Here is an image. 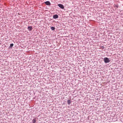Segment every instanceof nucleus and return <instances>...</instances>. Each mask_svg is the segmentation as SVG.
<instances>
[{
    "mask_svg": "<svg viewBox=\"0 0 123 123\" xmlns=\"http://www.w3.org/2000/svg\"><path fill=\"white\" fill-rule=\"evenodd\" d=\"M13 43H11L10 44V47L11 48H12V47L13 46Z\"/></svg>",
    "mask_w": 123,
    "mask_h": 123,
    "instance_id": "obj_10",
    "label": "nucleus"
},
{
    "mask_svg": "<svg viewBox=\"0 0 123 123\" xmlns=\"http://www.w3.org/2000/svg\"><path fill=\"white\" fill-rule=\"evenodd\" d=\"M71 101L70 100H69L67 101L68 104L69 105H70V104L71 103Z\"/></svg>",
    "mask_w": 123,
    "mask_h": 123,
    "instance_id": "obj_7",
    "label": "nucleus"
},
{
    "mask_svg": "<svg viewBox=\"0 0 123 123\" xmlns=\"http://www.w3.org/2000/svg\"><path fill=\"white\" fill-rule=\"evenodd\" d=\"M104 62L105 63H109L111 61V60H109V59L106 57L104 58Z\"/></svg>",
    "mask_w": 123,
    "mask_h": 123,
    "instance_id": "obj_1",
    "label": "nucleus"
},
{
    "mask_svg": "<svg viewBox=\"0 0 123 123\" xmlns=\"http://www.w3.org/2000/svg\"><path fill=\"white\" fill-rule=\"evenodd\" d=\"M32 122L33 123H35L36 122V120L35 119H34L32 120Z\"/></svg>",
    "mask_w": 123,
    "mask_h": 123,
    "instance_id": "obj_8",
    "label": "nucleus"
},
{
    "mask_svg": "<svg viewBox=\"0 0 123 123\" xmlns=\"http://www.w3.org/2000/svg\"><path fill=\"white\" fill-rule=\"evenodd\" d=\"M58 15L57 14L54 15L53 17V18L54 19H56L58 18Z\"/></svg>",
    "mask_w": 123,
    "mask_h": 123,
    "instance_id": "obj_5",
    "label": "nucleus"
},
{
    "mask_svg": "<svg viewBox=\"0 0 123 123\" xmlns=\"http://www.w3.org/2000/svg\"><path fill=\"white\" fill-rule=\"evenodd\" d=\"M114 7H115L116 9L118 8V6L117 5L114 4Z\"/></svg>",
    "mask_w": 123,
    "mask_h": 123,
    "instance_id": "obj_6",
    "label": "nucleus"
},
{
    "mask_svg": "<svg viewBox=\"0 0 123 123\" xmlns=\"http://www.w3.org/2000/svg\"><path fill=\"white\" fill-rule=\"evenodd\" d=\"M51 29L52 30H54L55 29V28L54 27H51Z\"/></svg>",
    "mask_w": 123,
    "mask_h": 123,
    "instance_id": "obj_9",
    "label": "nucleus"
},
{
    "mask_svg": "<svg viewBox=\"0 0 123 123\" xmlns=\"http://www.w3.org/2000/svg\"><path fill=\"white\" fill-rule=\"evenodd\" d=\"M60 8L62 9H64V6L63 5L61 4H59L57 5Z\"/></svg>",
    "mask_w": 123,
    "mask_h": 123,
    "instance_id": "obj_2",
    "label": "nucleus"
},
{
    "mask_svg": "<svg viewBox=\"0 0 123 123\" xmlns=\"http://www.w3.org/2000/svg\"><path fill=\"white\" fill-rule=\"evenodd\" d=\"M45 3L47 5L50 6L51 5V3L49 1H47L45 2Z\"/></svg>",
    "mask_w": 123,
    "mask_h": 123,
    "instance_id": "obj_3",
    "label": "nucleus"
},
{
    "mask_svg": "<svg viewBox=\"0 0 123 123\" xmlns=\"http://www.w3.org/2000/svg\"><path fill=\"white\" fill-rule=\"evenodd\" d=\"M27 29L29 31H31L33 29L32 26H29Z\"/></svg>",
    "mask_w": 123,
    "mask_h": 123,
    "instance_id": "obj_4",
    "label": "nucleus"
}]
</instances>
